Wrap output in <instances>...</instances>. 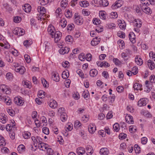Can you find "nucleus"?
Wrapping results in <instances>:
<instances>
[{
  "label": "nucleus",
  "instance_id": "f257e3e1",
  "mask_svg": "<svg viewBox=\"0 0 155 155\" xmlns=\"http://www.w3.org/2000/svg\"><path fill=\"white\" fill-rule=\"evenodd\" d=\"M74 20L75 23L78 25L82 24L83 21L82 18L78 15V14L76 13L74 14Z\"/></svg>",
  "mask_w": 155,
  "mask_h": 155
},
{
  "label": "nucleus",
  "instance_id": "f03ea898",
  "mask_svg": "<svg viewBox=\"0 0 155 155\" xmlns=\"http://www.w3.org/2000/svg\"><path fill=\"white\" fill-rule=\"evenodd\" d=\"M148 99L143 98L140 99L138 102L137 105L140 107L146 105L148 103Z\"/></svg>",
  "mask_w": 155,
  "mask_h": 155
},
{
  "label": "nucleus",
  "instance_id": "7ed1b4c3",
  "mask_svg": "<svg viewBox=\"0 0 155 155\" xmlns=\"http://www.w3.org/2000/svg\"><path fill=\"white\" fill-rule=\"evenodd\" d=\"M141 9L142 11L146 14H150L152 13L151 9L147 5H141Z\"/></svg>",
  "mask_w": 155,
  "mask_h": 155
},
{
  "label": "nucleus",
  "instance_id": "20e7f679",
  "mask_svg": "<svg viewBox=\"0 0 155 155\" xmlns=\"http://www.w3.org/2000/svg\"><path fill=\"white\" fill-rule=\"evenodd\" d=\"M123 4L122 0H118L115 2L114 4L112 5L111 8L113 9H117L121 7Z\"/></svg>",
  "mask_w": 155,
  "mask_h": 155
},
{
  "label": "nucleus",
  "instance_id": "39448f33",
  "mask_svg": "<svg viewBox=\"0 0 155 155\" xmlns=\"http://www.w3.org/2000/svg\"><path fill=\"white\" fill-rule=\"evenodd\" d=\"M48 31L49 34L51 35V37L54 38V35L55 31V29L54 27L51 25H49L48 28Z\"/></svg>",
  "mask_w": 155,
  "mask_h": 155
},
{
  "label": "nucleus",
  "instance_id": "423d86ee",
  "mask_svg": "<svg viewBox=\"0 0 155 155\" xmlns=\"http://www.w3.org/2000/svg\"><path fill=\"white\" fill-rule=\"evenodd\" d=\"M38 12H40V16L41 15V17L45 15L46 16L45 13L46 12V8L43 6H38Z\"/></svg>",
  "mask_w": 155,
  "mask_h": 155
},
{
  "label": "nucleus",
  "instance_id": "0eeeda50",
  "mask_svg": "<svg viewBox=\"0 0 155 155\" xmlns=\"http://www.w3.org/2000/svg\"><path fill=\"white\" fill-rule=\"evenodd\" d=\"M69 51V48L67 47L61 48L60 49L59 51V52L60 54H67Z\"/></svg>",
  "mask_w": 155,
  "mask_h": 155
},
{
  "label": "nucleus",
  "instance_id": "6e6552de",
  "mask_svg": "<svg viewBox=\"0 0 155 155\" xmlns=\"http://www.w3.org/2000/svg\"><path fill=\"white\" fill-rule=\"evenodd\" d=\"M23 9L25 12L28 13L30 12L31 7L29 4H25L24 6H23Z\"/></svg>",
  "mask_w": 155,
  "mask_h": 155
},
{
  "label": "nucleus",
  "instance_id": "1a4fd4ad",
  "mask_svg": "<svg viewBox=\"0 0 155 155\" xmlns=\"http://www.w3.org/2000/svg\"><path fill=\"white\" fill-rule=\"evenodd\" d=\"M125 119L126 122L128 124H132L134 123L133 118L131 116L128 115L126 116Z\"/></svg>",
  "mask_w": 155,
  "mask_h": 155
},
{
  "label": "nucleus",
  "instance_id": "9d476101",
  "mask_svg": "<svg viewBox=\"0 0 155 155\" xmlns=\"http://www.w3.org/2000/svg\"><path fill=\"white\" fill-rule=\"evenodd\" d=\"M48 145L43 142H40V144H38V147L40 150L43 151V148H44L45 149H48Z\"/></svg>",
  "mask_w": 155,
  "mask_h": 155
},
{
  "label": "nucleus",
  "instance_id": "9b49d317",
  "mask_svg": "<svg viewBox=\"0 0 155 155\" xmlns=\"http://www.w3.org/2000/svg\"><path fill=\"white\" fill-rule=\"evenodd\" d=\"M142 25V22L139 20H137L136 19L134 21V26L136 27L137 28H140Z\"/></svg>",
  "mask_w": 155,
  "mask_h": 155
},
{
  "label": "nucleus",
  "instance_id": "f8f14e48",
  "mask_svg": "<svg viewBox=\"0 0 155 155\" xmlns=\"http://www.w3.org/2000/svg\"><path fill=\"white\" fill-rule=\"evenodd\" d=\"M119 25L120 28L122 30L125 29L126 26V23L124 21L120 20Z\"/></svg>",
  "mask_w": 155,
  "mask_h": 155
},
{
  "label": "nucleus",
  "instance_id": "ddd939ff",
  "mask_svg": "<svg viewBox=\"0 0 155 155\" xmlns=\"http://www.w3.org/2000/svg\"><path fill=\"white\" fill-rule=\"evenodd\" d=\"M108 151L107 148H103L101 149L100 153L102 155H107L108 153Z\"/></svg>",
  "mask_w": 155,
  "mask_h": 155
},
{
  "label": "nucleus",
  "instance_id": "4468645a",
  "mask_svg": "<svg viewBox=\"0 0 155 155\" xmlns=\"http://www.w3.org/2000/svg\"><path fill=\"white\" fill-rule=\"evenodd\" d=\"M14 101L15 104L19 106H22L24 103L23 101L18 97H15V99Z\"/></svg>",
  "mask_w": 155,
  "mask_h": 155
},
{
  "label": "nucleus",
  "instance_id": "2eb2a0df",
  "mask_svg": "<svg viewBox=\"0 0 155 155\" xmlns=\"http://www.w3.org/2000/svg\"><path fill=\"white\" fill-rule=\"evenodd\" d=\"M135 61L136 63L139 65H141L143 64V61L141 58L138 57L136 56L135 58Z\"/></svg>",
  "mask_w": 155,
  "mask_h": 155
},
{
  "label": "nucleus",
  "instance_id": "dca6fc26",
  "mask_svg": "<svg viewBox=\"0 0 155 155\" xmlns=\"http://www.w3.org/2000/svg\"><path fill=\"white\" fill-rule=\"evenodd\" d=\"M89 73L91 76L94 77L97 74L98 72L96 69H93L90 71Z\"/></svg>",
  "mask_w": 155,
  "mask_h": 155
},
{
  "label": "nucleus",
  "instance_id": "f3484780",
  "mask_svg": "<svg viewBox=\"0 0 155 155\" xmlns=\"http://www.w3.org/2000/svg\"><path fill=\"white\" fill-rule=\"evenodd\" d=\"M52 78L54 81L56 82H58L59 81V77L58 73H54L52 76Z\"/></svg>",
  "mask_w": 155,
  "mask_h": 155
},
{
  "label": "nucleus",
  "instance_id": "a211bd4d",
  "mask_svg": "<svg viewBox=\"0 0 155 155\" xmlns=\"http://www.w3.org/2000/svg\"><path fill=\"white\" fill-rule=\"evenodd\" d=\"M32 43L31 39H28L24 41L23 44L26 48L30 46Z\"/></svg>",
  "mask_w": 155,
  "mask_h": 155
},
{
  "label": "nucleus",
  "instance_id": "6ab92c4d",
  "mask_svg": "<svg viewBox=\"0 0 155 155\" xmlns=\"http://www.w3.org/2000/svg\"><path fill=\"white\" fill-rule=\"evenodd\" d=\"M49 105L50 107L54 108L57 107V103L55 101L53 100L49 103Z\"/></svg>",
  "mask_w": 155,
  "mask_h": 155
},
{
  "label": "nucleus",
  "instance_id": "aec40b11",
  "mask_svg": "<svg viewBox=\"0 0 155 155\" xmlns=\"http://www.w3.org/2000/svg\"><path fill=\"white\" fill-rule=\"evenodd\" d=\"M100 5L103 7H106L109 5L107 0H101L100 1Z\"/></svg>",
  "mask_w": 155,
  "mask_h": 155
},
{
  "label": "nucleus",
  "instance_id": "412c9836",
  "mask_svg": "<svg viewBox=\"0 0 155 155\" xmlns=\"http://www.w3.org/2000/svg\"><path fill=\"white\" fill-rule=\"evenodd\" d=\"M118 44L120 49H123L125 47L124 43L123 40L121 39H119L118 41Z\"/></svg>",
  "mask_w": 155,
  "mask_h": 155
},
{
  "label": "nucleus",
  "instance_id": "4be33fe9",
  "mask_svg": "<svg viewBox=\"0 0 155 155\" xmlns=\"http://www.w3.org/2000/svg\"><path fill=\"white\" fill-rule=\"evenodd\" d=\"M84 150L83 148L80 147L77 149L76 153L79 155H83L84 153Z\"/></svg>",
  "mask_w": 155,
  "mask_h": 155
},
{
  "label": "nucleus",
  "instance_id": "5701e85b",
  "mask_svg": "<svg viewBox=\"0 0 155 155\" xmlns=\"http://www.w3.org/2000/svg\"><path fill=\"white\" fill-rule=\"evenodd\" d=\"M86 149L87 155H90L88 154H91L93 152V150L92 147L90 146H87Z\"/></svg>",
  "mask_w": 155,
  "mask_h": 155
},
{
  "label": "nucleus",
  "instance_id": "b1692460",
  "mask_svg": "<svg viewBox=\"0 0 155 155\" xmlns=\"http://www.w3.org/2000/svg\"><path fill=\"white\" fill-rule=\"evenodd\" d=\"M96 130V127H94L93 124H91L88 127V130L89 132L91 133H93Z\"/></svg>",
  "mask_w": 155,
  "mask_h": 155
},
{
  "label": "nucleus",
  "instance_id": "393cba45",
  "mask_svg": "<svg viewBox=\"0 0 155 155\" xmlns=\"http://www.w3.org/2000/svg\"><path fill=\"white\" fill-rule=\"evenodd\" d=\"M61 120L62 122H65L67 118V115L65 113L63 112L61 115Z\"/></svg>",
  "mask_w": 155,
  "mask_h": 155
},
{
  "label": "nucleus",
  "instance_id": "a878e982",
  "mask_svg": "<svg viewBox=\"0 0 155 155\" xmlns=\"http://www.w3.org/2000/svg\"><path fill=\"white\" fill-rule=\"evenodd\" d=\"M54 39L56 38H59L61 36L62 34L59 31H57L56 32H54Z\"/></svg>",
  "mask_w": 155,
  "mask_h": 155
},
{
  "label": "nucleus",
  "instance_id": "bb28decb",
  "mask_svg": "<svg viewBox=\"0 0 155 155\" xmlns=\"http://www.w3.org/2000/svg\"><path fill=\"white\" fill-rule=\"evenodd\" d=\"M80 5L81 7H85L89 6V3L87 1H82L80 2Z\"/></svg>",
  "mask_w": 155,
  "mask_h": 155
},
{
  "label": "nucleus",
  "instance_id": "cd10ccee",
  "mask_svg": "<svg viewBox=\"0 0 155 155\" xmlns=\"http://www.w3.org/2000/svg\"><path fill=\"white\" fill-rule=\"evenodd\" d=\"M67 22L66 20L63 18L60 21V24L61 25V27L64 28L66 27L67 25Z\"/></svg>",
  "mask_w": 155,
  "mask_h": 155
},
{
  "label": "nucleus",
  "instance_id": "c85d7f7f",
  "mask_svg": "<svg viewBox=\"0 0 155 155\" xmlns=\"http://www.w3.org/2000/svg\"><path fill=\"white\" fill-rule=\"evenodd\" d=\"M6 117L5 115L4 116H0V121L3 124L5 123L7 121Z\"/></svg>",
  "mask_w": 155,
  "mask_h": 155
},
{
  "label": "nucleus",
  "instance_id": "c756f323",
  "mask_svg": "<svg viewBox=\"0 0 155 155\" xmlns=\"http://www.w3.org/2000/svg\"><path fill=\"white\" fill-rule=\"evenodd\" d=\"M142 86L141 84H139L137 83H136L134 84L133 87L134 90H141Z\"/></svg>",
  "mask_w": 155,
  "mask_h": 155
},
{
  "label": "nucleus",
  "instance_id": "7c9ffc66",
  "mask_svg": "<svg viewBox=\"0 0 155 155\" xmlns=\"http://www.w3.org/2000/svg\"><path fill=\"white\" fill-rule=\"evenodd\" d=\"M100 42V40L98 39H92L91 41V44L92 45L95 46L97 45Z\"/></svg>",
  "mask_w": 155,
  "mask_h": 155
},
{
  "label": "nucleus",
  "instance_id": "2f4dec72",
  "mask_svg": "<svg viewBox=\"0 0 155 155\" xmlns=\"http://www.w3.org/2000/svg\"><path fill=\"white\" fill-rule=\"evenodd\" d=\"M134 149L136 153H139L140 151V147L137 144L134 145Z\"/></svg>",
  "mask_w": 155,
  "mask_h": 155
},
{
  "label": "nucleus",
  "instance_id": "473e14b6",
  "mask_svg": "<svg viewBox=\"0 0 155 155\" xmlns=\"http://www.w3.org/2000/svg\"><path fill=\"white\" fill-rule=\"evenodd\" d=\"M67 0H62L61 2V5L62 7L65 8L68 5Z\"/></svg>",
  "mask_w": 155,
  "mask_h": 155
},
{
  "label": "nucleus",
  "instance_id": "72a5a7b5",
  "mask_svg": "<svg viewBox=\"0 0 155 155\" xmlns=\"http://www.w3.org/2000/svg\"><path fill=\"white\" fill-rule=\"evenodd\" d=\"M65 16L67 18H70L72 16V12L69 10H68L66 12L65 14Z\"/></svg>",
  "mask_w": 155,
  "mask_h": 155
},
{
  "label": "nucleus",
  "instance_id": "f704fd0d",
  "mask_svg": "<svg viewBox=\"0 0 155 155\" xmlns=\"http://www.w3.org/2000/svg\"><path fill=\"white\" fill-rule=\"evenodd\" d=\"M4 102L7 105H10L12 101L9 98H4V99L3 100Z\"/></svg>",
  "mask_w": 155,
  "mask_h": 155
},
{
  "label": "nucleus",
  "instance_id": "c9c22d12",
  "mask_svg": "<svg viewBox=\"0 0 155 155\" xmlns=\"http://www.w3.org/2000/svg\"><path fill=\"white\" fill-rule=\"evenodd\" d=\"M41 81L44 87H48V84L47 83V82L45 79L41 78Z\"/></svg>",
  "mask_w": 155,
  "mask_h": 155
},
{
  "label": "nucleus",
  "instance_id": "e433bc0d",
  "mask_svg": "<svg viewBox=\"0 0 155 155\" xmlns=\"http://www.w3.org/2000/svg\"><path fill=\"white\" fill-rule=\"evenodd\" d=\"M69 76V73H67L65 71H64L62 74V78L64 79H67Z\"/></svg>",
  "mask_w": 155,
  "mask_h": 155
},
{
  "label": "nucleus",
  "instance_id": "4c0bfd02",
  "mask_svg": "<svg viewBox=\"0 0 155 155\" xmlns=\"http://www.w3.org/2000/svg\"><path fill=\"white\" fill-rule=\"evenodd\" d=\"M41 119L42 122L41 124L43 123V126L46 125L47 124V122L46 117H45L43 116L41 117Z\"/></svg>",
  "mask_w": 155,
  "mask_h": 155
},
{
  "label": "nucleus",
  "instance_id": "58836bf2",
  "mask_svg": "<svg viewBox=\"0 0 155 155\" xmlns=\"http://www.w3.org/2000/svg\"><path fill=\"white\" fill-rule=\"evenodd\" d=\"M21 17L17 16L14 18L13 21L15 23H18L21 21Z\"/></svg>",
  "mask_w": 155,
  "mask_h": 155
},
{
  "label": "nucleus",
  "instance_id": "ea45409f",
  "mask_svg": "<svg viewBox=\"0 0 155 155\" xmlns=\"http://www.w3.org/2000/svg\"><path fill=\"white\" fill-rule=\"evenodd\" d=\"M24 58L26 62L29 63L31 61V59L30 57L28 55L25 54L24 55Z\"/></svg>",
  "mask_w": 155,
  "mask_h": 155
},
{
  "label": "nucleus",
  "instance_id": "a19ab883",
  "mask_svg": "<svg viewBox=\"0 0 155 155\" xmlns=\"http://www.w3.org/2000/svg\"><path fill=\"white\" fill-rule=\"evenodd\" d=\"M113 128L115 131L117 132L119 130V126L117 123H115L113 126Z\"/></svg>",
  "mask_w": 155,
  "mask_h": 155
},
{
  "label": "nucleus",
  "instance_id": "79ce46f5",
  "mask_svg": "<svg viewBox=\"0 0 155 155\" xmlns=\"http://www.w3.org/2000/svg\"><path fill=\"white\" fill-rule=\"evenodd\" d=\"M5 143L3 137L0 136V146H4Z\"/></svg>",
  "mask_w": 155,
  "mask_h": 155
},
{
  "label": "nucleus",
  "instance_id": "37998d69",
  "mask_svg": "<svg viewBox=\"0 0 155 155\" xmlns=\"http://www.w3.org/2000/svg\"><path fill=\"white\" fill-rule=\"evenodd\" d=\"M117 35L120 38H124L125 37V33L123 32H119L117 33Z\"/></svg>",
  "mask_w": 155,
  "mask_h": 155
},
{
  "label": "nucleus",
  "instance_id": "c03bdc74",
  "mask_svg": "<svg viewBox=\"0 0 155 155\" xmlns=\"http://www.w3.org/2000/svg\"><path fill=\"white\" fill-rule=\"evenodd\" d=\"M100 65L101 67H102L103 66L105 67L106 66L109 67L110 66V64L107 62L104 61L101 62V64H100Z\"/></svg>",
  "mask_w": 155,
  "mask_h": 155
},
{
  "label": "nucleus",
  "instance_id": "a18cd8bd",
  "mask_svg": "<svg viewBox=\"0 0 155 155\" xmlns=\"http://www.w3.org/2000/svg\"><path fill=\"white\" fill-rule=\"evenodd\" d=\"M138 72V68L136 67H134L132 70V73L134 75H135Z\"/></svg>",
  "mask_w": 155,
  "mask_h": 155
},
{
  "label": "nucleus",
  "instance_id": "49530a36",
  "mask_svg": "<svg viewBox=\"0 0 155 155\" xmlns=\"http://www.w3.org/2000/svg\"><path fill=\"white\" fill-rule=\"evenodd\" d=\"M43 132L45 134L48 135L49 134L48 128L47 127H44L42 129Z\"/></svg>",
  "mask_w": 155,
  "mask_h": 155
},
{
  "label": "nucleus",
  "instance_id": "de8ad7c7",
  "mask_svg": "<svg viewBox=\"0 0 155 155\" xmlns=\"http://www.w3.org/2000/svg\"><path fill=\"white\" fill-rule=\"evenodd\" d=\"M13 66L15 67V70L16 72H19L22 67V66H16L15 64Z\"/></svg>",
  "mask_w": 155,
  "mask_h": 155
},
{
  "label": "nucleus",
  "instance_id": "09e8293b",
  "mask_svg": "<svg viewBox=\"0 0 155 155\" xmlns=\"http://www.w3.org/2000/svg\"><path fill=\"white\" fill-rule=\"evenodd\" d=\"M31 133L29 132L25 133L23 134V135L25 139H28L31 136Z\"/></svg>",
  "mask_w": 155,
  "mask_h": 155
},
{
  "label": "nucleus",
  "instance_id": "8fccbe9b",
  "mask_svg": "<svg viewBox=\"0 0 155 155\" xmlns=\"http://www.w3.org/2000/svg\"><path fill=\"white\" fill-rule=\"evenodd\" d=\"M99 15L101 18L104 20L106 19V15L104 13L100 12Z\"/></svg>",
  "mask_w": 155,
  "mask_h": 155
},
{
  "label": "nucleus",
  "instance_id": "3c124183",
  "mask_svg": "<svg viewBox=\"0 0 155 155\" xmlns=\"http://www.w3.org/2000/svg\"><path fill=\"white\" fill-rule=\"evenodd\" d=\"M129 39H135V35L133 32H131L129 35Z\"/></svg>",
  "mask_w": 155,
  "mask_h": 155
},
{
  "label": "nucleus",
  "instance_id": "603ef678",
  "mask_svg": "<svg viewBox=\"0 0 155 155\" xmlns=\"http://www.w3.org/2000/svg\"><path fill=\"white\" fill-rule=\"evenodd\" d=\"M111 18H116L118 17L117 13L116 12H112L111 13Z\"/></svg>",
  "mask_w": 155,
  "mask_h": 155
},
{
  "label": "nucleus",
  "instance_id": "864d4df0",
  "mask_svg": "<svg viewBox=\"0 0 155 155\" xmlns=\"http://www.w3.org/2000/svg\"><path fill=\"white\" fill-rule=\"evenodd\" d=\"M18 150L21 151L24 150L25 149V147L24 145L22 144L19 145L17 148Z\"/></svg>",
  "mask_w": 155,
  "mask_h": 155
},
{
  "label": "nucleus",
  "instance_id": "5fc2aeb1",
  "mask_svg": "<svg viewBox=\"0 0 155 155\" xmlns=\"http://www.w3.org/2000/svg\"><path fill=\"white\" fill-rule=\"evenodd\" d=\"M47 150V154L48 155H52L53 154V150L51 148H48Z\"/></svg>",
  "mask_w": 155,
  "mask_h": 155
},
{
  "label": "nucleus",
  "instance_id": "6e6d98bb",
  "mask_svg": "<svg viewBox=\"0 0 155 155\" xmlns=\"http://www.w3.org/2000/svg\"><path fill=\"white\" fill-rule=\"evenodd\" d=\"M30 82L29 81H24V82L23 83V84L24 85H25L26 87L30 88L31 87V85H30Z\"/></svg>",
  "mask_w": 155,
  "mask_h": 155
},
{
  "label": "nucleus",
  "instance_id": "4d7b16f0",
  "mask_svg": "<svg viewBox=\"0 0 155 155\" xmlns=\"http://www.w3.org/2000/svg\"><path fill=\"white\" fill-rule=\"evenodd\" d=\"M79 58L82 61H84L85 59V56L83 53H81L79 55Z\"/></svg>",
  "mask_w": 155,
  "mask_h": 155
},
{
  "label": "nucleus",
  "instance_id": "13d9d810",
  "mask_svg": "<svg viewBox=\"0 0 155 155\" xmlns=\"http://www.w3.org/2000/svg\"><path fill=\"white\" fill-rule=\"evenodd\" d=\"M119 139L121 140L124 139L126 138L127 137V134H120L119 135Z\"/></svg>",
  "mask_w": 155,
  "mask_h": 155
},
{
  "label": "nucleus",
  "instance_id": "bf43d9fd",
  "mask_svg": "<svg viewBox=\"0 0 155 155\" xmlns=\"http://www.w3.org/2000/svg\"><path fill=\"white\" fill-rule=\"evenodd\" d=\"M79 134L81 135V137L83 139H86V136L84 132V131H81L80 132Z\"/></svg>",
  "mask_w": 155,
  "mask_h": 155
},
{
  "label": "nucleus",
  "instance_id": "052dcab7",
  "mask_svg": "<svg viewBox=\"0 0 155 155\" xmlns=\"http://www.w3.org/2000/svg\"><path fill=\"white\" fill-rule=\"evenodd\" d=\"M45 92L43 91H41V92L40 91H39L38 94V97L39 98H42V97H44V96H45Z\"/></svg>",
  "mask_w": 155,
  "mask_h": 155
},
{
  "label": "nucleus",
  "instance_id": "680f3d73",
  "mask_svg": "<svg viewBox=\"0 0 155 155\" xmlns=\"http://www.w3.org/2000/svg\"><path fill=\"white\" fill-rule=\"evenodd\" d=\"M6 77L8 79L10 80L12 78V74L11 73H8L6 74Z\"/></svg>",
  "mask_w": 155,
  "mask_h": 155
},
{
  "label": "nucleus",
  "instance_id": "e2e57ef3",
  "mask_svg": "<svg viewBox=\"0 0 155 155\" xmlns=\"http://www.w3.org/2000/svg\"><path fill=\"white\" fill-rule=\"evenodd\" d=\"M150 80L151 83H155V76L154 75H151L150 77Z\"/></svg>",
  "mask_w": 155,
  "mask_h": 155
},
{
  "label": "nucleus",
  "instance_id": "0e129e2a",
  "mask_svg": "<svg viewBox=\"0 0 155 155\" xmlns=\"http://www.w3.org/2000/svg\"><path fill=\"white\" fill-rule=\"evenodd\" d=\"M8 112L9 115L12 116H14L15 114V112L12 110H11L10 109H8Z\"/></svg>",
  "mask_w": 155,
  "mask_h": 155
},
{
  "label": "nucleus",
  "instance_id": "69168bd1",
  "mask_svg": "<svg viewBox=\"0 0 155 155\" xmlns=\"http://www.w3.org/2000/svg\"><path fill=\"white\" fill-rule=\"evenodd\" d=\"M124 89L123 87L122 86H119L117 88V90L119 93H121L123 92Z\"/></svg>",
  "mask_w": 155,
  "mask_h": 155
},
{
  "label": "nucleus",
  "instance_id": "338daca9",
  "mask_svg": "<svg viewBox=\"0 0 155 155\" xmlns=\"http://www.w3.org/2000/svg\"><path fill=\"white\" fill-rule=\"evenodd\" d=\"M135 10L136 12L138 14V15H142V13L141 12L140 8L138 6H137Z\"/></svg>",
  "mask_w": 155,
  "mask_h": 155
},
{
  "label": "nucleus",
  "instance_id": "774afa93",
  "mask_svg": "<svg viewBox=\"0 0 155 155\" xmlns=\"http://www.w3.org/2000/svg\"><path fill=\"white\" fill-rule=\"evenodd\" d=\"M41 2L40 4L42 5H44L48 3V0H39Z\"/></svg>",
  "mask_w": 155,
  "mask_h": 155
}]
</instances>
